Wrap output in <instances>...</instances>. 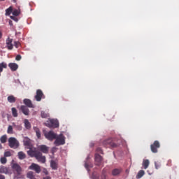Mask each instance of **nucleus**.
<instances>
[{"label":"nucleus","mask_w":179,"mask_h":179,"mask_svg":"<svg viewBox=\"0 0 179 179\" xmlns=\"http://www.w3.org/2000/svg\"><path fill=\"white\" fill-rule=\"evenodd\" d=\"M24 103L25 106H27V107H29V108H34V106H33V103L30 99H24Z\"/></svg>","instance_id":"2eb2a0df"},{"label":"nucleus","mask_w":179,"mask_h":179,"mask_svg":"<svg viewBox=\"0 0 179 179\" xmlns=\"http://www.w3.org/2000/svg\"><path fill=\"white\" fill-rule=\"evenodd\" d=\"M45 174H48V171H46L45 172Z\"/></svg>","instance_id":"de8ad7c7"},{"label":"nucleus","mask_w":179,"mask_h":179,"mask_svg":"<svg viewBox=\"0 0 179 179\" xmlns=\"http://www.w3.org/2000/svg\"><path fill=\"white\" fill-rule=\"evenodd\" d=\"M45 137L48 141H54L57 138V134L54 133L52 131H50L48 133L45 134Z\"/></svg>","instance_id":"6e6552de"},{"label":"nucleus","mask_w":179,"mask_h":179,"mask_svg":"<svg viewBox=\"0 0 179 179\" xmlns=\"http://www.w3.org/2000/svg\"><path fill=\"white\" fill-rule=\"evenodd\" d=\"M29 170H34L37 174H40L41 173V167L37 164L32 163L31 166L29 167Z\"/></svg>","instance_id":"1a4fd4ad"},{"label":"nucleus","mask_w":179,"mask_h":179,"mask_svg":"<svg viewBox=\"0 0 179 179\" xmlns=\"http://www.w3.org/2000/svg\"><path fill=\"white\" fill-rule=\"evenodd\" d=\"M7 134L9 135H13V127L12 125H9L7 129Z\"/></svg>","instance_id":"393cba45"},{"label":"nucleus","mask_w":179,"mask_h":179,"mask_svg":"<svg viewBox=\"0 0 179 179\" xmlns=\"http://www.w3.org/2000/svg\"><path fill=\"white\" fill-rule=\"evenodd\" d=\"M12 124H13V127H16V123L13 122Z\"/></svg>","instance_id":"c03bdc74"},{"label":"nucleus","mask_w":179,"mask_h":179,"mask_svg":"<svg viewBox=\"0 0 179 179\" xmlns=\"http://www.w3.org/2000/svg\"><path fill=\"white\" fill-rule=\"evenodd\" d=\"M24 125H25V128H27V129H30V128H31V125L30 124V122H29L28 120H24Z\"/></svg>","instance_id":"cd10ccee"},{"label":"nucleus","mask_w":179,"mask_h":179,"mask_svg":"<svg viewBox=\"0 0 179 179\" xmlns=\"http://www.w3.org/2000/svg\"><path fill=\"white\" fill-rule=\"evenodd\" d=\"M8 66L13 71H17V69L19 68V66L16 63H10Z\"/></svg>","instance_id":"dca6fc26"},{"label":"nucleus","mask_w":179,"mask_h":179,"mask_svg":"<svg viewBox=\"0 0 179 179\" xmlns=\"http://www.w3.org/2000/svg\"><path fill=\"white\" fill-rule=\"evenodd\" d=\"M13 16H19L20 15V8L13 10Z\"/></svg>","instance_id":"bb28decb"},{"label":"nucleus","mask_w":179,"mask_h":179,"mask_svg":"<svg viewBox=\"0 0 179 179\" xmlns=\"http://www.w3.org/2000/svg\"><path fill=\"white\" fill-rule=\"evenodd\" d=\"M155 169L157 170V169H159V167H160V165H159V164H157V163H155Z\"/></svg>","instance_id":"58836bf2"},{"label":"nucleus","mask_w":179,"mask_h":179,"mask_svg":"<svg viewBox=\"0 0 179 179\" xmlns=\"http://www.w3.org/2000/svg\"><path fill=\"white\" fill-rule=\"evenodd\" d=\"M23 142L24 146H26L28 149H30L27 151V155L30 156V157H35V159H36L39 163H45V156H43V153H41V152L36 150H31V140H30L29 137H25Z\"/></svg>","instance_id":"f257e3e1"},{"label":"nucleus","mask_w":179,"mask_h":179,"mask_svg":"<svg viewBox=\"0 0 179 179\" xmlns=\"http://www.w3.org/2000/svg\"><path fill=\"white\" fill-rule=\"evenodd\" d=\"M42 99H45V96L41 90H36V94L35 96V100L36 101H41Z\"/></svg>","instance_id":"0eeeda50"},{"label":"nucleus","mask_w":179,"mask_h":179,"mask_svg":"<svg viewBox=\"0 0 179 179\" xmlns=\"http://www.w3.org/2000/svg\"><path fill=\"white\" fill-rule=\"evenodd\" d=\"M13 41V39L10 38H8V39L6 41V47L8 50H13V44H12Z\"/></svg>","instance_id":"f8f14e48"},{"label":"nucleus","mask_w":179,"mask_h":179,"mask_svg":"<svg viewBox=\"0 0 179 179\" xmlns=\"http://www.w3.org/2000/svg\"><path fill=\"white\" fill-rule=\"evenodd\" d=\"M96 152H97L98 153H101V155H103V150H101V148H96Z\"/></svg>","instance_id":"e433bc0d"},{"label":"nucleus","mask_w":179,"mask_h":179,"mask_svg":"<svg viewBox=\"0 0 179 179\" xmlns=\"http://www.w3.org/2000/svg\"><path fill=\"white\" fill-rule=\"evenodd\" d=\"M122 173V169H114L112 170V176H120Z\"/></svg>","instance_id":"4468645a"},{"label":"nucleus","mask_w":179,"mask_h":179,"mask_svg":"<svg viewBox=\"0 0 179 179\" xmlns=\"http://www.w3.org/2000/svg\"><path fill=\"white\" fill-rule=\"evenodd\" d=\"M55 141L54 142L56 146H61V145H65V136L64 134H60L59 136H56L55 138Z\"/></svg>","instance_id":"f03ea898"},{"label":"nucleus","mask_w":179,"mask_h":179,"mask_svg":"<svg viewBox=\"0 0 179 179\" xmlns=\"http://www.w3.org/2000/svg\"><path fill=\"white\" fill-rule=\"evenodd\" d=\"M8 146L11 149H17L19 148V141L15 137H10L8 138Z\"/></svg>","instance_id":"7ed1b4c3"},{"label":"nucleus","mask_w":179,"mask_h":179,"mask_svg":"<svg viewBox=\"0 0 179 179\" xmlns=\"http://www.w3.org/2000/svg\"><path fill=\"white\" fill-rule=\"evenodd\" d=\"M8 103H15L16 97L13 96V95L8 96L7 98Z\"/></svg>","instance_id":"412c9836"},{"label":"nucleus","mask_w":179,"mask_h":179,"mask_svg":"<svg viewBox=\"0 0 179 179\" xmlns=\"http://www.w3.org/2000/svg\"><path fill=\"white\" fill-rule=\"evenodd\" d=\"M143 176H145V171L141 170L138 171V173L136 176V178H142V177H143Z\"/></svg>","instance_id":"a878e982"},{"label":"nucleus","mask_w":179,"mask_h":179,"mask_svg":"<svg viewBox=\"0 0 179 179\" xmlns=\"http://www.w3.org/2000/svg\"><path fill=\"white\" fill-rule=\"evenodd\" d=\"M13 117L16 118L17 117V110L15 109V108H11Z\"/></svg>","instance_id":"c85d7f7f"},{"label":"nucleus","mask_w":179,"mask_h":179,"mask_svg":"<svg viewBox=\"0 0 179 179\" xmlns=\"http://www.w3.org/2000/svg\"><path fill=\"white\" fill-rule=\"evenodd\" d=\"M85 169H86L87 170H89V164L85 163Z\"/></svg>","instance_id":"ea45409f"},{"label":"nucleus","mask_w":179,"mask_h":179,"mask_svg":"<svg viewBox=\"0 0 179 179\" xmlns=\"http://www.w3.org/2000/svg\"><path fill=\"white\" fill-rule=\"evenodd\" d=\"M18 158L20 159V160H23L24 159H26V154H24V152L20 151L18 152Z\"/></svg>","instance_id":"5701e85b"},{"label":"nucleus","mask_w":179,"mask_h":179,"mask_svg":"<svg viewBox=\"0 0 179 179\" xmlns=\"http://www.w3.org/2000/svg\"><path fill=\"white\" fill-rule=\"evenodd\" d=\"M8 68V64L5 63L4 62L0 63V76L1 73L3 72V69H6Z\"/></svg>","instance_id":"6ab92c4d"},{"label":"nucleus","mask_w":179,"mask_h":179,"mask_svg":"<svg viewBox=\"0 0 179 179\" xmlns=\"http://www.w3.org/2000/svg\"><path fill=\"white\" fill-rule=\"evenodd\" d=\"M0 179H5V176L0 174Z\"/></svg>","instance_id":"a19ab883"},{"label":"nucleus","mask_w":179,"mask_h":179,"mask_svg":"<svg viewBox=\"0 0 179 179\" xmlns=\"http://www.w3.org/2000/svg\"><path fill=\"white\" fill-rule=\"evenodd\" d=\"M6 139H8L6 135H3L0 138V141L1 143H6Z\"/></svg>","instance_id":"7c9ffc66"},{"label":"nucleus","mask_w":179,"mask_h":179,"mask_svg":"<svg viewBox=\"0 0 179 179\" xmlns=\"http://www.w3.org/2000/svg\"><path fill=\"white\" fill-rule=\"evenodd\" d=\"M27 178L33 179L34 178V173L33 171H29L27 174Z\"/></svg>","instance_id":"c756f323"},{"label":"nucleus","mask_w":179,"mask_h":179,"mask_svg":"<svg viewBox=\"0 0 179 179\" xmlns=\"http://www.w3.org/2000/svg\"><path fill=\"white\" fill-rule=\"evenodd\" d=\"M0 162L2 164H6V163L8 162V160L6 159V157H3L1 158Z\"/></svg>","instance_id":"f704fd0d"},{"label":"nucleus","mask_w":179,"mask_h":179,"mask_svg":"<svg viewBox=\"0 0 179 179\" xmlns=\"http://www.w3.org/2000/svg\"><path fill=\"white\" fill-rule=\"evenodd\" d=\"M126 173H129V171H128V169H127Z\"/></svg>","instance_id":"49530a36"},{"label":"nucleus","mask_w":179,"mask_h":179,"mask_svg":"<svg viewBox=\"0 0 179 179\" xmlns=\"http://www.w3.org/2000/svg\"><path fill=\"white\" fill-rule=\"evenodd\" d=\"M0 1H5V0H0Z\"/></svg>","instance_id":"8fccbe9b"},{"label":"nucleus","mask_w":179,"mask_h":179,"mask_svg":"<svg viewBox=\"0 0 179 179\" xmlns=\"http://www.w3.org/2000/svg\"><path fill=\"white\" fill-rule=\"evenodd\" d=\"M20 45V42L19 41L14 42V46L15 47V48H19Z\"/></svg>","instance_id":"c9c22d12"},{"label":"nucleus","mask_w":179,"mask_h":179,"mask_svg":"<svg viewBox=\"0 0 179 179\" xmlns=\"http://www.w3.org/2000/svg\"><path fill=\"white\" fill-rule=\"evenodd\" d=\"M0 173L2 174H8V173H9V169L8 167L1 166L0 167Z\"/></svg>","instance_id":"a211bd4d"},{"label":"nucleus","mask_w":179,"mask_h":179,"mask_svg":"<svg viewBox=\"0 0 179 179\" xmlns=\"http://www.w3.org/2000/svg\"><path fill=\"white\" fill-rule=\"evenodd\" d=\"M103 163V157L99 154H95V164L100 166Z\"/></svg>","instance_id":"9b49d317"},{"label":"nucleus","mask_w":179,"mask_h":179,"mask_svg":"<svg viewBox=\"0 0 179 179\" xmlns=\"http://www.w3.org/2000/svg\"><path fill=\"white\" fill-rule=\"evenodd\" d=\"M160 148V143L158 141H154L152 144L150 145V150L152 153H157L159 149Z\"/></svg>","instance_id":"423d86ee"},{"label":"nucleus","mask_w":179,"mask_h":179,"mask_svg":"<svg viewBox=\"0 0 179 179\" xmlns=\"http://www.w3.org/2000/svg\"><path fill=\"white\" fill-rule=\"evenodd\" d=\"M13 12V9L12 7H9L8 9L6 10V15H10Z\"/></svg>","instance_id":"473e14b6"},{"label":"nucleus","mask_w":179,"mask_h":179,"mask_svg":"<svg viewBox=\"0 0 179 179\" xmlns=\"http://www.w3.org/2000/svg\"><path fill=\"white\" fill-rule=\"evenodd\" d=\"M34 131L36 132L38 139H40L41 138V132L40 131V129L38 127H34Z\"/></svg>","instance_id":"aec40b11"},{"label":"nucleus","mask_w":179,"mask_h":179,"mask_svg":"<svg viewBox=\"0 0 179 179\" xmlns=\"http://www.w3.org/2000/svg\"><path fill=\"white\" fill-rule=\"evenodd\" d=\"M45 125L49 128H58V127H59V123L58 122V120L51 119L46 122Z\"/></svg>","instance_id":"39448f33"},{"label":"nucleus","mask_w":179,"mask_h":179,"mask_svg":"<svg viewBox=\"0 0 179 179\" xmlns=\"http://www.w3.org/2000/svg\"><path fill=\"white\" fill-rule=\"evenodd\" d=\"M101 179H106V175H103Z\"/></svg>","instance_id":"a18cd8bd"},{"label":"nucleus","mask_w":179,"mask_h":179,"mask_svg":"<svg viewBox=\"0 0 179 179\" xmlns=\"http://www.w3.org/2000/svg\"><path fill=\"white\" fill-rule=\"evenodd\" d=\"M41 117L42 118H47V117H49L48 113H46L45 111H41Z\"/></svg>","instance_id":"2f4dec72"},{"label":"nucleus","mask_w":179,"mask_h":179,"mask_svg":"<svg viewBox=\"0 0 179 179\" xmlns=\"http://www.w3.org/2000/svg\"><path fill=\"white\" fill-rule=\"evenodd\" d=\"M50 167H52V170H57L58 169V164L55 161H51Z\"/></svg>","instance_id":"4be33fe9"},{"label":"nucleus","mask_w":179,"mask_h":179,"mask_svg":"<svg viewBox=\"0 0 179 179\" xmlns=\"http://www.w3.org/2000/svg\"><path fill=\"white\" fill-rule=\"evenodd\" d=\"M13 2L16 3V0H13Z\"/></svg>","instance_id":"09e8293b"},{"label":"nucleus","mask_w":179,"mask_h":179,"mask_svg":"<svg viewBox=\"0 0 179 179\" xmlns=\"http://www.w3.org/2000/svg\"><path fill=\"white\" fill-rule=\"evenodd\" d=\"M0 38H2V32L0 31Z\"/></svg>","instance_id":"37998d69"},{"label":"nucleus","mask_w":179,"mask_h":179,"mask_svg":"<svg viewBox=\"0 0 179 179\" xmlns=\"http://www.w3.org/2000/svg\"><path fill=\"white\" fill-rule=\"evenodd\" d=\"M38 148L41 152H42V153H45V154L48 153V150H50V148H48L45 145H39Z\"/></svg>","instance_id":"ddd939ff"},{"label":"nucleus","mask_w":179,"mask_h":179,"mask_svg":"<svg viewBox=\"0 0 179 179\" xmlns=\"http://www.w3.org/2000/svg\"><path fill=\"white\" fill-rule=\"evenodd\" d=\"M10 156H12L10 151H6L4 152V157H10Z\"/></svg>","instance_id":"72a5a7b5"},{"label":"nucleus","mask_w":179,"mask_h":179,"mask_svg":"<svg viewBox=\"0 0 179 179\" xmlns=\"http://www.w3.org/2000/svg\"><path fill=\"white\" fill-rule=\"evenodd\" d=\"M43 179H51V178L49 176H46V177L43 178Z\"/></svg>","instance_id":"79ce46f5"},{"label":"nucleus","mask_w":179,"mask_h":179,"mask_svg":"<svg viewBox=\"0 0 179 179\" xmlns=\"http://www.w3.org/2000/svg\"><path fill=\"white\" fill-rule=\"evenodd\" d=\"M21 111L23 113V114H24V115H29V108H27V106H21Z\"/></svg>","instance_id":"f3484780"},{"label":"nucleus","mask_w":179,"mask_h":179,"mask_svg":"<svg viewBox=\"0 0 179 179\" xmlns=\"http://www.w3.org/2000/svg\"><path fill=\"white\" fill-rule=\"evenodd\" d=\"M102 145L105 148H117V145L113 142L112 138H108L102 141Z\"/></svg>","instance_id":"20e7f679"},{"label":"nucleus","mask_w":179,"mask_h":179,"mask_svg":"<svg viewBox=\"0 0 179 179\" xmlns=\"http://www.w3.org/2000/svg\"><path fill=\"white\" fill-rule=\"evenodd\" d=\"M149 159H145L143 162V166L145 169V170H146V169H148L149 167Z\"/></svg>","instance_id":"b1692460"},{"label":"nucleus","mask_w":179,"mask_h":179,"mask_svg":"<svg viewBox=\"0 0 179 179\" xmlns=\"http://www.w3.org/2000/svg\"><path fill=\"white\" fill-rule=\"evenodd\" d=\"M12 169L14 171L16 172L17 176H20V173L22 172V168L19 166L18 164L14 163L12 164Z\"/></svg>","instance_id":"9d476101"},{"label":"nucleus","mask_w":179,"mask_h":179,"mask_svg":"<svg viewBox=\"0 0 179 179\" xmlns=\"http://www.w3.org/2000/svg\"><path fill=\"white\" fill-rule=\"evenodd\" d=\"M16 61H20L22 59V56L20 55H17L15 57Z\"/></svg>","instance_id":"4c0bfd02"}]
</instances>
